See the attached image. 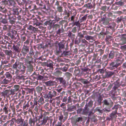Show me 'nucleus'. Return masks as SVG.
<instances>
[{
  "instance_id": "obj_1",
  "label": "nucleus",
  "mask_w": 126,
  "mask_h": 126,
  "mask_svg": "<svg viewBox=\"0 0 126 126\" xmlns=\"http://www.w3.org/2000/svg\"><path fill=\"white\" fill-rule=\"evenodd\" d=\"M16 61L13 65L12 68L14 70H20V72L23 74L25 72L26 67L23 63L20 62L18 59L16 60Z\"/></svg>"
},
{
  "instance_id": "obj_2",
  "label": "nucleus",
  "mask_w": 126,
  "mask_h": 126,
  "mask_svg": "<svg viewBox=\"0 0 126 126\" xmlns=\"http://www.w3.org/2000/svg\"><path fill=\"white\" fill-rule=\"evenodd\" d=\"M12 14L11 13L9 14H8V18L9 20V22L11 24H14L16 21V20L17 19L19 21H17L18 23L21 25L23 24V21L21 20H23V19L21 18V16H18L17 15L16 16H12Z\"/></svg>"
},
{
  "instance_id": "obj_3",
  "label": "nucleus",
  "mask_w": 126,
  "mask_h": 126,
  "mask_svg": "<svg viewBox=\"0 0 126 126\" xmlns=\"http://www.w3.org/2000/svg\"><path fill=\"white\" fill-rule=\"evenodd\" d=\"M33 58L28 56L27 58H25L24 59L25 65L27 66L30 72L33 71V67L32 64L33 63Z\"/></svg>"
},
{
  "instance_id": "obj_4",
  "label": "nucleus",
  "mask_w": 126,
  "mask_h": 126,
  "mask_svg": "<svg viewBox=\"0 0 126 126\" xmlns=\"http://www.w3.org/2000/svg\"><path fill=\"white\" fill-rule=\"evenodd\" d=\"M14 43L13 45V50L16 53L19 54L21 51L20 41L17 39L16 41L14 40Z\"/></svg>"
},
{
  "instance_id": "obj_5",
  "label": "nucleus",
  "mask_w": 126,
  "mask_h": 126,
  "mask_svg": "<svg viewBox=\"0 0 126 126\" xmlns=\"http://www.w3.org/2000/svg\"><path fill=\"white\" fill-rule=\"evenodd\" d=\"M81 70H82L81 72V76H83V77L85 78H88L90 79H92L90 77V69L87 68H82Z\"/></svg>"
},
{
  "instance_id": "obj_6",
  "label": "nucleus",
  "mask_w": 126,
  "mask_h": 126,
  "mask_svg": "<svg viewBox=\"0 0 126 126\" xmlns=\"http://www.w3.org/2000/svg\"><path fill=\"white\" fill-rule=\"evenodd\" d=\"M32 101L34 103V105H37L38 104L40 106L42 105L45 103L44 99L42 96L40 97L39 99L37 97H34L33 100H32Z\"/></svg>"
},
{
  "instance_id": "obj_7",
  "label": "nucleus",
  "mask_w": 126,
  "mask_h": 126,
  "mask_svg": "<svg viewBox=\"0 0 126 126\" xmlns=\"http://www.w3.org/2000/svg\"><path fill=\"white\" fill-rule=\"evenodd\" d=\"M57 93L54 90H51L48 92V94L45 95L44 97L46 98H50V99H53L52 97H54L57 95Z\"/></svg>"
},
{
  "instance_id": "obj_8",
  "label": "nucleus",
  "mask_w": 126,
  "mask_h": 126,
  "mask_svg": "<svg viewBox=\"0 0 126 126\" xmlns=\"http://www.w3.org/2000/svg\"><path fill=\"white\" fill-rule=\"evenodd\" d=\"M16 31L15 30H12L11 32H8L6 35L10 37L11 39L14 40L16 41L17 39L16 37Z\"/></svg>"
},
{
  "instance_id": "obj_9",
  "label": "nucleus",
  "mask_w": 126,
  "mask_h": 126,
  "mask_svg": "<svg viewBox=\"0 0 126 126\" xmlns=\"http://www.w3.org/2000/svg\"><path fill=\"white\" fill-rule=\"evenodd\" d=\"M119 55V53L115 51L114 50H112L110 51V53L109 54V58L110 59H113L115 56L116 57H118V56Z\"/></svg>"
},
{
  "instance_id": "obj_10",
  "label": "nucleus",
  "mask_w": 126,
  "mask_h": 126,
  "mask_svg": "<svg viewBox=\"0 0 126 126\" xmlns=\"http://www.w3.org/2000/svg\"><path fill=\"white\" fill-rule=\"evenodd\" d=\"M21 51V53L24 55L28 53L29 50V47L27 45H24Z\"/></svg>"
},
{
  "instance_id": "obj_11",
  "label": "nucleus",
  "mask_w": 126,
  "mask_h": 126,
  "mask_svg": "<svg viewBox=\"0 0 126 126\" xmlns=\"http://www.w3.org/2000/svg\"><path fill=\"white\" fill-rule=\"evenodd\" d=\"M119 42V45H122L126 44V35H122L120 37Z\"/></svg>"
},
{
  "instance_id": "obj_12",
  "label": "nucleus",
  "mask_w": 126,
  "mask_h": 126,
  "mask_svg": "<svg viewBox=\"0 0 126 126\" xmlns=\"http://www.w3.org/2000/svg\"><path fill=\"white\" fill-rule=\"evenodd\" d=\"M70 12L71 13V17L68 19V20L69 21H71L73 22H75V18L76 17L77 19V17H76L77 14V12L76 11H75L73 13L70 11Z\"/></svg>"
},
{
  "instance_id": "obj_13",
  "label": "nucleus",
  "mask_w": 126,
  "mask_h": 126,
  "mask_svg": "<svg viewBox=\"0 0 126 126\" xmlns=\"http://www.w3.org/2000/svg\"><path fill=\"white\" fill-rule=\"evenodd\" d=\"M21 41L23 42L24 41V45H27V46L29 45L30 42L31 40V39L29 38H28L27 39L26 36L23 35L21 36Z\"/></svg>"
},
{
  "instance_id": "obj_14",
  "label": "nucleus",
  "mask_w": 126,
  "mask_h": 126,
  "mask_svg": "<svg viewBox=\"0 0 126 126\" xmlns=\"http://www.w3.org/2000/svg\"><path fill=\"white\" fill-rule=\"evenodd\" d=\"M9 106V104L7 103L5 104L4 105V106L2 108H1L0 110H2L3 112H4L5 114H8V111H10V110L9 109L8 107Z\"/></svg>"
},
{
  "instance_id": "obj_15",
  "label": "nucleus",
  "mask_w": 126,
  "mask_h": 126,
  "mask_svg": "<svg viewBox=\"0 0 126 126\" xmlns=\"http://www.w3.org/2000/svg\"><path fill=\"white\" fill-rule=\"evenodd\" d=\"M2 2L5 4L7 3L10 7H15L16 4L15 2L13 0H8L7 1H2Z\"/></svg>"
},
{
  "instance_id": "obj_16",
  "label": "nucleus",
  "mask_w": 126,
  "mask_h": 126,
  "mask_svg": "<svg viewBox=\"0 0 126 126\" xmlns=\"http://www.w3.org/2000/svg\"><path fill=\"white\" fill-rule=\"evenodd\" d=\"M84 6L88 9H94L95 7V4L94 2H93L84 5Z\"/></svg>"
},
{
  "instance_id": "obj_17",
  "label": "nucleus",
  "mask_w": 126,
  "mask_h": 126,
  "mask_svg": "<svg viewBox=\"0 0 126 126\" xmlns=\"http://www.w3.org/2000/svg\"><path fill=\"white\" fill-rule=\"evenodd\" d=\"M87 79H85L83 78H81L80 79V81L82 83L84 84H88L90 82H93L94 81L93 79H89V78H87Z\"/></svg>"
},
{
  "instance_id": "obj_18",
  "label": "nucleus",
  "mask_w": 126,
  "mask_h": 126,
  "mask_svg": "<svg viewBox=\"0 0 126 126\" xmlns=\"http://www.w3.org/2000/svg\"><path fill=\"white\" fill-rule=\"evenodd\" d=\"M10 102H11L10 104V107L14 112L15 111V105L17 103V102L15 100L13 101L11 100Z\"/></svg>"
},
{
  "instance_id": "obj_19",
  "label": "nucleus",
  "mask_w": 126,
  "mask_h": 126,
  "mask_svg": "<svg viewBox=\"0 0 126 126\" xmlns=\"http://www.w3.org/2000/svg\"><path fill=\"white\" fill-rule=\"evenodd\" d=\"M1 96L5 97L6 96L12 94V91L10 90H5L1 93Z\"/></svg>"
},
{
  "instance_id": "obj_20",
  "label": "nucleus",
  "mask_w": 126,
  "mask_h": 126,
  "mask_svg": "<svg viewBox=\"0 0 126 126\" xmlns=\"http://www.w3.org/2000/svg\"><path fill=\"white\" fill-rule=\"evenodd\" d=\"M37 121V118L36 117L33 118H32L31 117L29 120V124L30 126H34L35 123Z\"/></svg>"
},
{
  "instance_id": "obj_21",
  "label": "nucleus",
  "mask_w": 126,
  "mask_h": 126,
  "mask_svg": "<svg viewBox=\"0 0 126 126\" xmlns=\"http://www.w3.org/2000/svg\"><path fill=\"white\" fill-rule=\"evenodd\" d=\"M118 114V113L116 111L115 112H112L110 114V118L109 120H112L113 119H116L117 117V114Z\"/></svg>"
},
{
  "instance_id": "obj_22",
  "label": "nucleus",
  "mask_w": 126,
  "mask_h": 126,
  "mask_svg": "<svg viewBox=\"0 0 126 126\" xmlns=\"http://www.w3.org/2000/svg\"><path fill=\"white\" fill-rule=\"evenodd\" d=\"M22 103V105H23V109L24 110H26L28 109L29 107V104H27L25 100H21Z\"/></svg>"
},
{
  "instance_id": "obj_23",
  "label": "nucleus",
  "mask_w": 126,
  "mask_h": 126,
  "mask_svg": "<svg viewBox=\"0 0 126 126\" xmlns=\"http://www.w3.org/2000/svg\"><path fill=\"white\" fill-rule=\"evenodd\" d=\"M18 9L17 8H14L13 9L12 11L13 12L12 13L13 15V16H21L20 15L19 11H18Z\"/></svg>"
},
{
  "instance_id": "obj_24",
  "label": "nucleus",
  "mask_w": 126,
  "mask_h": 126,
  "mask_svg": "<svg viewBox=\"0 0 126 126\" xmlns=\"http://www.w3.org/2000/svg\"><path fill=\"white\" fill-rule=\"evenodd\" d=\"M24 119L20 116L19 117L17 118L16 123L19 125H23Z\"/></svg>"
},
{
  "instance_id": "obj_25",
  "label": "nucleus",
  "mask_w": 126,
  "mask_h": 126,
  "mask_svg": "<svg viewBox=\"0 0 126 126\" xmlns=\"http://www.w3.org/2000/svg\"><path fill=\"white\" fill-rule=\"evenodd\" d=\"M117 65L116 63L115 64V62H112L110 63L109 68V69L112 70L117 68Z\"/></svg>"
},
{
  "instance_id": "obj_26",
  "label": "nucleus",
  "mask_w": 126,
  "mask_h": 126,
  "mask_svg": "<svg viewBox=\"0 0 126 126\" xmlns=\"http://www.w3.org/2000/svg\"><path fill=\"white\" fill-rule=\"evenodd\" d=\"M56 79L57 81H59L60 84H62L63 85H65L66 84V81L62 77L56 78Z\"/></svg>"
},
{
  "instance_id": "obj_27",
  "label": "nucleus",
  "mask_w": 126,
  "mask_h": 126,
  "mask_svg": "<svg viewBox=\"0 0 126 126\" xmlns=\"http://www.w3.org/2000/svg\"><path fill=\"white\" fill-rule=\"evenodd\" d=\"M44 108L47 111H50L52 109V108L51 104L47 103L44 106Z\"/></svg>"
},
{
  "instance_id": "obj_28",
  "label": "nucleus",
  "mask_w": 126,
  "mask_h": 126,
  "mask_svg": "<svg viewBox=\"0 0 126 126\" xmlns=\"http://www.w3.org/2000/svg\"><path fill=\"white\" fill-rule=\"evenodd\" d=\"M80 69L78 68H77L75 70L74 72V74L75 76H81V73H80Z\"/></svg>"
},
{
  "instance_id": "obj_29",
  "label": "nucleus",
  "mask_w": 126,
  "mask_h": 126,
  "mask_svg": "<svg viewBox=\"0 0 126 126\" xmlns=\"http://www.w3.org/2000/svg\"><path fill=\"white\" fill-rule=\"evenodd\" d=\"M62 98L63 97L61 96H59L56 97L55 98V100H56V105L57 106H59L61 100L62 99Z\"/></svg>"
},
{
  "instance_id": "obj_30",
  "label": "nucleus",
  "mask_w": 126,
  "mask_h": 126,
  "mask_svg": "<svg viewBox=\"0 0 126 126\" xmlns=\"http://www.w3.org/2000/svg\"><path fill=\"white\" fill-rule=\"evenodd\" d=\"M14 122L13 121H8L4 123L3 126H14Z\"/></svg>"
},
{
  "instance_id": "obj_31",
  "label": "nucleus",
  "mask_w": 126,
  "mask_h": 126,
  "mask_svg": "<svg viewBox=\"0 0 126 126\" xmlns=\"http://www.w3.org/2000/svg\"><path fill=\"white\" fill-rule=\"evenodd\" d=\"M74 2L76 3L78 6H80L83 5L84 4L83 0H71Z\"/></svg>"
},
{
  "instance_id": "obj_32",
  "label": "nucleus",
  "mask_w": 126,
  "mask_h": 126,
  "mask_svg": "<svg viewBox=\"0 0 126 126\" xmlns=\"http://www.w3.org/2000/svg\"><path fill=\"white\" fill-rule=\"evenodd\" d=\"M65 43L62 42H61L58 43V49L59 50H62L64 48Z\"/></svg>"
},
{
  "instance_id": "obj_33",
  "label": "nucleus",
  "mask_w": 126,
  "mask_h": 126,
  "mask_svg": "<svg viewBox=\"0 0 126 126\" xmlns=\"http://www.w3.org/2000/svg\"><path fill=\"white\" fill-rule=\"evenodd\" d=\"M49 119L48 117V116H45L43 120L41 121V124L42 125H44L47 122V120Z\"/></svg>"
},
{
  "instance_id": "obj_34",
  "label": "nucleus",
  "mask_w": 126,
  "mask_h": 126,
  "mask_svg": "<svg viewBox=\"0 0 126 126\" xmlns=\"http://www.w3.org/2000/svg\"><path fill=\"white\" fill-rule=\"evenodd\" d=\"M46 83L47 85L51 86H55L56 85V82L54 81H49L47 82Z\"/></svg>"
},
{
  "instance_id": "obj_35",
  "label": "nucleus",
  "mask_w": 126,
  "mask_h": 126,
  "mask_svg": "<svg viewBox=\"0 0 126 126\" xmlns=\"http://www.w3.org/2000/svg\"><path fill=\"white\" fill-rule=\"evenodd\" d=\"M114 74V72L113 71H106V72L105 76L106 78H108Z\"/></svg>"
},
{
  "instance_id": "obj_36",
  "label": "nucleus",
  "mask_w": 126,
  "mask_h": 126,
  "mask_svg": "<svg viewBox=\"0 0 126 126\" xmlns=\"http://www.w3.org/2000/svg\"><path fill=\"white\" fill-rule=\"evenodd\" d=\"M126 2V0H121L119 1L115 2V4L122 6L124 5Z\"/></svg>"
},
{
  "instance_id": "obj_37",
  "label": "nucleus",
  "mask_w": 126,
  "mask_h": 126,
  "mask_svg": "<svg viewBox=\"0 0 126 126\" xmlns=\"http://www.w3.org/2000/svg\"><path fill=\"white\" fill-rule=\"evenodd\" d=\"M20 86L18 85H15L14 86V89H11V91H12V93H14V92L18 91L19 89Z\"/></svg>"
},
{
  "instance_id": "obj_38",
  "label": "nucleus",
  "mask_w": 126,
  "mask_h": 126,
  "mask_svg": "<svg viewBox=\"0 0 126 126\" xmlns=\"http://www.w3.org/2000/svg\"><path fill=\"white\" fill-rule=\"evenodd\" d=\"M0 11L4 13H7L8 14V12H9V13H10V11H8L7 9L5 7L1 6H0Z\"/></svg>"
},
{
  "instance_id": "obj_39",
  "label": "nucleus",
  "mask_w": 126,
  "mask_h": 126,
  "mask_svg": "<svg viewBox=\"0 0 126 126\" xmlns=\"http://www.w3.org/2000/svg\"><path fill=\"white\" fill-rule=\"evenodd\" d=\"M82 118L81 117H78L76 119V120L73 121V122L76 125L78 124V123H80L82 121Z\"/></svg>"
},
{
  "instance_id": "obj_40",
  "label": "nucleus",
  "mask_w": 126,
  "mask_h": 126,
  "mask_svg": "<svg viewBox=\"0 0 126 126\" xmlns=\"http://www.w3.org/2000/svg\"><path fill=\"white\" fill-rule=\"evenodd\" d=\"M59 24L62 25V27L63 26V25H64L65 27H66L68 25L67 21L64 20H62L59 21Z\"/></svg>"
},
{
  "instance_id": "obj_41",
  "label": "nucleus",
  "mask_w": 126,
  "mask_h": 126,
  "mask_svg": "<svg viewBox=\"0 0 126 126\" xmlns=\"http://www.w3.org/2000/svg\"><path fill=\"white\" fill-rule=\"evenodd\" d=\"M113 38L112 37L111 35H106V41L107 42L109 43L110 41L112 40Z\"/></svg>"
},
{
  "instance_id": "obj_42",
  "label": "nucleus",
  "mask_w": 126,
  "mask_h": 126,
  "mask_svg": "<svg viewBox=\"0 0 126 126\" xmlns=\"http://www.w3.org/2000/svg\"><path fill=\"white\" fill-rule=\"evenodd\" d=\"M64 76L66 77L68 80H69L71 77L72 76V74L68 72H66L65 73Z\"/></svg>"
},
{
  "instance_id": "obj_43",
  "label": "nucleus",
  "mask_w": 126,
  "mask_h": 126,
  "mask_svg": "<svg viewBox=\"0 0 126 126\" xmlns=\"http://www.w3.org/2000/svg\"><path fill=\"white\" fill-rule=\"evenodd\" d=\"M96 111H98L100 114H101L103 112V109L101 107H97L95 108Z\"/></svg>"
},
{
  "instance_id": "obj_44",
  "label": "nucleus",
  "mask_w": 126,
  "mask_h": 126,
  "mask_svg": "<svg viewBox=\"0 0 126 126\" xmlns=\"http://www.w3.org/2000/svg\"><path fill=\"white\" fill-rule=\"evenodd\" d=\"M42 88L38 86L35 88V90L36 92L40 95L41 94V92L42 90Z\"/></svg>"
},
{
  "instance_id": "obj_45",
  "label": "nucleus",
  "mask_w": 126,
  "mask_h": 126,
  "mask_svg": "<svg viewBox=\"0 0 126 126\" xmlns=\"http://www.w3.org/2000/svg\"><path fill=\"white\" fill-rule=\"evenodd\" d=\"M5 76H6V78H7V79L11 81L12 78V76L10 73L7 72L5 74Z\"/></svg>"
},
{
  "instance_id": "obj_46",
  "label": "nucleus",
  "mask_w": 126,
  "mask_h": 126,
  "mask_svg": "<svg viewBox=\"0 0 126 126\" xmlns=\"http://www.w3.org/2000/svg\"><path fill=\"white\" fill-rule=\"evenodd\" d=\"M120 86V84L117 82L114 83V85L112 88V90L114 91H115L117 88H119Z\"/></svg>"
},
{
  "instance_id": "obj_47",
  "label": "nucleus",
  "mask_w": 126,
  "mask_h": 126,
  "mask_svg": "<svg viewBox=\"0 0 126 126\" xmlns=\"http://www.w3.org/2000/svg\"><path fill=\"white\" fill-rule=\"evenodd\" d=\"M87 15H84L82 17L79 18V21L80 23H82L85 21L86 20Z\"/></svg>"
},
{
  "instance_id": "obj_48",
  "label": "nucleus",
  "mask_w": 126,
  "mask_h": 126,
  "mask_svg": "<svg viewBox=\"0 0 126 126\" xmlns=\"http://www.w3.org/2000/svg\"><path fill=\"white\" fill-rule=\"evenodd\" d=\"M4 52L7 56H11L12 55L13 52L11 50H6Z\"/></svg>"
},
{
  "instance_id": "obj_49",
  "label": "nucleus",
  "mask_w": 126,
  "mask_h": 126,
  "mask_svg": "<svg viewBox=\"0 0 126 126\" xmlns=\"http://www.w3.org/2000/svg\"><path fill=\"white\" fill-rule=\"evenodd\" d=\"M64 31L63 28V27H62L61 28H60L58 29V30H57L56 32L57 34L60 35L61 33H63Z\"/></svg>"
},
{
  "instance_id": "obj_50",
  "label": "nucleus",
  "mask_w": 126,
  "mask_h": 126,
  "mask_svg": "<svg viewBox=\"0 0 126 126\" xmlns=\"http://www.w3.org/2000/svg\"><path fill=\"white\" fill-rule=\"evenodd\" d=\"M53 62L51 60L47 61L46 63V65L47 67H51L53 65Z\"/></svg>"
},
{
  "instance_id": "obj_51",
  "label": "nucleus",
  "mask_w": 126,
  "mask_h": 126,
  "mask_svg": "<svg viewBox=\"0 0 126 126\" xmlns=\"http://www.w3.org/2000/svg\"><path fill=\"white\" fill-rule=\"evenodd\" d=\"M110 5L109 4V6H107L106 5L102 6L100 8L101 10H102L104 12H105L106 11V9L108 10L109 9L110 7Z\"/></svg>"
},
{
  "instance_id": "obj_52",
  "label": "nucleus",
  "mask_w": 126,
  "mask_h": 126,
  "mask_svg": "<svg viewBox=\"0 0 126 126\" xmlns=\"http://www.w3.org/2000/svg\"><path fill=\"white\" fill-rule=\"evenodd\" d=\"M101 20L102 21H103V24L104 25H109L110 23H109V19L108 18L104 19V20Z\"/></svg>"
},
{
  "instance_id": "obj_53",
  "label": "nucleus",
  "mask_w": 126,
  "mask_h": 126,
  "mask_svg": "<svg viewBox=\"0 0 126 126\" xmlns=\"http://www.w3.org/2000/svg\"><path fill=\"white\" fill-rule=\"evenodd\" d=\"M7 45V48L9 49H13V45H14V43H9L7 42L6 41Z\"/></svg>"
},
{
  "instance_id": "obj_54",
  "label": "nucleus",
  "mask_w": 126,
  "mask_h": 126,
  "mask_svg": "<svg viewBox=\"0 0 126 126\" xmlns=\"http://www.w3.org/2000/svg\"><path fill=\"white\" fill-rule=\"evenodd\" d=\"M33 24V25L35 26H38L41 25V24L39 22L38 20L35 19L34 20Z\"/></svg>"
},
{
  "instance_id": "obj_55",
  "label": "nucleus",
  "mask_w": 126,
  "mask_h": 126,
  "mask_svg": "<svg viewBox=\"0 0 126 126\" xmlns=\"http://www.w3.org/2000/svg\"><path fill=\"white\" fill-rule=\"evenodd\" d=\"M55 52L56 55H60L61 54H62V51L61 50L59 49H58V47H57L55 51Z\"/></svg>"
},
{
  "instance_id": "obj_56",
  "label": "nucleus",
  "mask_w": 126,
  "mask_h": 126,
  "mask_svg": "<svg viewBox=\"0 0 126 126\" xmlns=\"http://www.w3.org/2000/svg\"><path fill=\"white\" fill-rule=\"evenodd\" d=\"M27 104H29V107L31 106V108H33L34 107V106H35L36 105H34V103L32 102L31 100H29L28 102H27Z\"/></svg>"
},
{
  "instance_id": "obj_57",
  "label": "nucleus",
  "mask_w": 126,
  "mask_h": 126,
  "mask_svg": "<svg viewBox=\"0 0 126 126\" xmlns=\"http://www.w3.org/2000/svg\"><path fill=\"white\" fill-rule=\"evenodd\" d=\"M36 4L38 5L39 6H42L44 4L42 2L41 0H36Z\"/></svg>"
},
{
  "instance_id": "obj_58",
  "label": "nucleus",
  "mask_w": 126,
  "mask_h": 126,
  "mask_svg": "<svg viewBox=\"0 0 126 126\" xmlns=\"http://www.w3.org/2000/svg\"><path fill=\"white\" fill-rule=\"evenodd\" d=\"M76 109V107L75 106H73L68 108L67 110L69 112H71L74 111Z\"/></svg>"
},
{
  "instance_id": "obj_59",
  "label": "nucleus",
  "mask_w": 126,
  "mask_h": 126,
  "mask_svg": "<svg viewBox=\"0 0 126 126\" xmlns=\"http://www.w3.org/2000/svg\"><path fill=\"white\" fill-rule=\"evenodd\" d=\"M1 64L0 65V70H1L2 65H4V64H7L8 63V61L6 60H5L3 61H1Z\"/></svg>"
},
{
  "instance_id": "obj_60",
  "label": "nucleus",
  "mask_w": 126,
  "mask_h": 126,
  "mask_svg": "<svg viewBox=\"0 0 126 126\" xmlns=\"http://www.w3.org/2000/svg\"><path fill=\"white\" fill-rule=\"evenodd\" d=\"M11 28V27L9 25H4L3 27V29L4 31H8L9 29Z\"/></svg>"
},
{
  "instance_id": "obj_61",
  "label": "nucleus",
  "mask_w": 126,
  "mask_h": 126,
  "mask_svg": "<svg viewBox=\"0 0 126 126\" xmlns=\"http://www.w3.org/2000/svg\"><path fill=\"white\" fill-rule=\"evenodd\" d=\"M10 81L9 80L7 79L6 78H5L2 81V82L3 84H6L9 83Z\"/></svg>"
},
{
  "instance_id": "obj_62",
  "label": "nucleus",
  "mask_w": 126,
  "mask_h": 126,
  "mask_svg": "<svg viewBox=\"0 0 126 126\" xmlns=\"http://www.w3.org/2000/svg\"><path fill=\"white\" fill-rule=\"evenodd\" d=\"M34 51L33 50L32 48H31L29 53V55L32 57L34 55Z\"/></svg>"
},
{
  "instance_id": "obj_63",
  "label": "nucleus",
  "mask_w": 126,
  "mask_h": 126,
  "mask_svg": "<svg viewBox=\"0 0 126 126\" xmlns=\"http://www.w3.org/2000/svg\"><path fill=\"white\" fill-rule=\"evenodd\" d=\"M6 46L7 42H6V43L4 42L3 43L0 45V47L4 49H6L7 48Z\"/></svg>"
},
{
  "instance_id": "obj_64",
  "label": "nucleus",
  "mask_w": 126,
  "mask_h": 126,
  "mask_svg": "<svg viewBox=\"0 0 126 126\" xmlns=\"http://www.w3.org/2000/svg\"><path fill=\"white\" fill-rule=\"evenodd\" d=\"M93 102L92 101L90 100L88 102V104H86L85 106L86 107H88L90 108H91L92 107L93 105Z\"/></svg>"
}]
</instances>
